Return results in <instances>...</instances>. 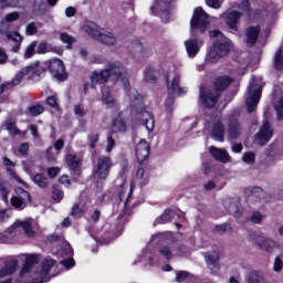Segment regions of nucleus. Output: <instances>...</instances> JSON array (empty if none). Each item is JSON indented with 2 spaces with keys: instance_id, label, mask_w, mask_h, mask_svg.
Masks as SVG:
<instances>
[{
  "instance_id": "nucleus-14",
  "label": "nucleus",
  "mask_w": 283,
  "mask_h": 283,
  "mask_svg": "<svg viewBox=\"0 0 283 283\" xmlns=\"http://www.w3.org/2000/svg\"><path fill=\"white\" fill-rule=\"evenodd\" d=\"M223 207L226 211H228V213L234 218H240L244 212L240 198L238 197H227L223 199Z\"/></svg>"
},
{
  "instance_id": "nucleus-61",
  "label": "nucleus",
  "mask_w": 283,
  "mask_h": 283,
  "mask_svg": "<svg viewBox=\"0 0 283 283\" xmlns=\"http://www.w3.org/2000/svg\"><path fill=\"white\" fill-rule=\"evenodd\" d=\"M46 103L50 105V107H53V109H59V102L55 96H50L46 98Z\"/></svg>"
},
{
  "instance_id": "nucleus-9",
  "label": "nucleus",
  "mask_w": 283,
  "mask_h": 283,
  "mask_svg": "<svg viewBox=\"0 0 283 283\" xmlns=\"http://www.w3.org/2000/svg\"><path fill=\"white\" fill-rule=\"evenodd\" d=\"M106 72H108V78H113L117 83H122L125 90L129 87V80L127 78V70L120 65L118 62L108 63L106 66Z\"/></svg>"
},
{
  "instance_id": "nucleus-57",
  "label": "nucleus",
  "mask_w": 283,
  "mask_h": 283,
  "mask_svg": "<svg viewBox=\"0 0 283 283\" xmlns=\"http://www.w3.org/2000/svg\"><path fill=\"white\" fill-rule=\"evenodd\" d=\"M214 231L217 233H227V231H231V226L229 223H223L214 227Z\"/></svg>"
},
{
  "instance_id": "nucleus-28",
  "label": "nucleus",
  "mask_w": 283,
  "mask_h": 283,
  "mask_svg": "<svg viewBox=\"0 0 283 283\" xmlns=\"http://www.w3.org/2000/svg\"><path fill=\"white\" fill-rule=\"evenodd\" d=\"M205 258L209 269H219L220 254L217 251L208 252Z\"/></svg>"
},
{
  "instance_id": "nucleus-51",
  "label": "nucleus",
  "mask_w": 283,
  "mask_h": 283,
  "mask_svg": "<svg viewBox=\"0 0 283 283\" xmlns=\"http://www.w3.org/2000/svg\"><path fill=\"white\" fill-rule=\"evenodd\" d=\"M19 0H0V9L1 8H18Z\"/></svg>"
},
{
  "instance_id": "nucleus-18",
  "label": "nucleus",
  "mask_w": 283,
  "mask_h": 283,
  "mask_svg": "<svg viewBox=\"0 0 283 283\" xmlns=\"http://www.w3.org/2000/svg\"><path fill=\"white\" fill-rule=\"evenodd\" d=\"M228 28L230 30H234L238 32V24L240 23V19L242 18V13L238 11H230L222 14Z\"/></svg>"
},
{
  "instance_id": "nucleus-25",
  "label": "nucleus",
  "mask_w": 283,
  "mask_h": 283,
  "mask_svg": "<svg viewBox=\"0 0 283 283\" xmlns=\"http://www.w3.org/2000/svg\"><path fill=\"white\" fill-rule=\"evenodd\" d=\"M96 41H99V43H103L104 45H116L118 43V38L112 32L103 33V31H101Z\"/></svg>"
},
{
  "instance_id": "nucleus-15",
  "label": "nucleus",
  "mask_w": 283,
  "mask_h": 283,
  "mask_svg": "<svg viewBox=\"0 0 283 283\" xmlns=\"http://www.w3.org/2000/svg\"><path fill=\"white\" fill-rule=\"evenodd\" d=\"M46 65L51 74L57 81H65V78H67V73L65 72V65L63 64V61H61L60 59H53L46 62Z\"/></svg>"
},
{
  "instance_id": "nucleus-8",
  "label": "nucleus",
  "mask_w": 283,
  "mask_h": 283,
  "mask_svg": "<svg viewBox=\"0 0 283 283\" xmlns=\"http://www.w3.org/2000/svg\"><path fill=\"white\" fill-rule=\"evenodd\" d=\"M23 231L27 238H35L39 231V222L34 219H28L25 221H15L10 228L9 233H19Z\"/></svg>"
},
{
  "instance_id": "nucleus-35",
  "label": "nucleus",
  "mask_w": 283,
  "mask_h": 283,
  "mask_svg": "<svg viewBox=\"0 0 283 283\" xmlns=\"http://www.w3.org/2000/svg\"><path fill=\"white\" fill-rule=\"evenodd\" d=\"M7 39L14 41L17 43L12 48V52H19V50H21V41H23V36H21L19 32H8Z\"/></svg>"
},
{
  "instance_id": "nucleus-30",
  "label": "nucleus",
  "mask_w": 283,
  "mask_h": 283,
  "mask_svg": "<svg viewBox=\"0 0 283 283\" xmlns=\"http://www.w3.org/2000/svg\"><path fill=\"white\" fill-rule=\"evenodd\" d=\"M118 198L120 202H125V207H127V202L129 201V198H132V187L127 185V182H124L118 190Z\"/></svg>"
},
{
  "instance_id": "nucleus-46",
  "label": "nucleus",
  "mask_w": 283,
  "mask_h": 283,
  "mask_svg": "<svg viewBox=\"0 0 283 283\" xmlns=\"http://www.w3.org/2000/svg\"><path fill=\"white\" fill-rule=\"evenodd\" d=\"M0 193L2 196L3 202H8V196L10 195V190L6 187V181L0 179Z\"/></svg>"
},
{
  "instance_id": "nucleus-32",
  "label": "nucleus",
  "mask_w": 283,
  "mask_h": 283,
  "mask_svg": "<svg viewBox=\"0 0 283 283\" xmlns=\"http://www.w3.org/2000/svg\"><path fill=\"white\" fill-rule=\"evenodd\" d=\"M111 132L112 134H125L127 132V124L123 118L117 117L112 125Z\"/></svg>"
},
{
  "instance_id": "nucleus-2",
  "label": "nucleus",
  "mask_w": 283,
  "mask_h": 283,
  "mask_svg": "<svg viewBox=\"0 0 283 283\" xmlns=\"http://www.w3.org/2000/svg\"><path fill=\"white\" fill-rule=\"evenodd\" d=\"M231 83H233V80H231L229 76H222L216 80L213 87L201 86L199 96L205 107H216V103H218L221 92L227 90Z\"/></svg>"
},
{
  "instance_id": "nucleus-62",
  "label": "nucleus",
  "mask_w": 283,
  "mask_h": 283,
  "mask_svg": "<svg viewBox=\"0 0 283 283\" xmlns=\"http://www.w3.org/2000/svg\"><path fill=\"white\" fill-rule=\"evenodd\" d=\"M74 114H75V116L83 118V116H85V108H83V106L81 104L75 105Z\"/></svg>"
},
{
  "instance_id": "nucleus-20",
  "label": "nucleus",
  "mask_w": 283,
  "mask_h": 283,
  "mask_svg": "<svg viewBox=\"0 0 283 283\" xmlns=\"http://www.w3.org/2000/svg\"><path fill=\"white\" fill-rule=\"evenodd\" d=\"M209 151L212 158H214V160H218V163H223V164L231 163V156L229 155L227 149L211 146L209 148Z\"/></svg>"
},
{
  "instance_id": "nucleus-63",
  "label": "nucleus",
  "mask_w": 283,
  "mask_h": 283,
  "mask_svg": "<svg viewBox=\"0 0 283 283\" xmlns=\"http://www.w3.org/2000/svg\"><path fill=\"white\" fill-rule=\"evenodd\" d=\"M19 19V12L14 11L6 15L4 20L8 23H12V21H17Z\"/></svg>"
},
{
  "instance_id": "nucleus-43",
  "label": "nucleus",
  "mask_w": 283,
  "mask_h": 283,
  "mask_svg": "<svg viewBox=\"0 0 283 283\" xmlns=\"http://www.w3.org/2000/svg\"><path fill=\"white\" fill-rule=\"evenodd\" d=\"M156 9V12H161V14H168L169 12V2L166 0H160L157 2L154 7Z\"/></svg>"
},
{
  "instance_id": "nucleus-40",
  "label": "nucleus",
  "mask_w": 283,
  "mask_h": 283,
  "mask_svg": "<svg viewBox=\"0 0 283 283\" xmlns=\"http://www.w3.org/2000/svg\"><path fill=\"white\" fill-rule=\"evenodd\" d=\"M42 112H44V108L41 104L33 105L27 108V116L34 118L36 116H41Z\"/></svg>"
},
{
  "instance_id": "nucleus-56",
  "label": "nucleus",
  "mask_w": 283,
  "mask_h": 283,
  "mask_svg": "<svg viewBox=\"0 0 283 283\" xmlns=\"http://www.w3.org/2000/svg\"><path fill=\"white\" fill-rule=\"evenodd\" d=\"M243 161H245L248 165H253L255 163V154L254 153H245L242 157Z\"/></svg>"
},
{
  "instance_id": "nucleus-26",
  "label": "nucleus",
  "mask_w": 283,
  "mask_h": 283,
  "mask_svg": "<svg viewBox=\"0 0 283 283\" xmlns=\"http://www.w3.org/2000/svg\"><path fill=\"white\" fill-rule=\"evenodd\" d=\"M82 28L86 34H90V36H93L95 40L101 36V28H98V24L94 23L93 21H85Z\"/></svg>"
},
{
  "instance_id": "nucleus-34",
  "label": "nucleus",
  "mask_w": 283,
  "mask_h": 283,
  "mask_svg": "<svg viewBox=\"0 0 283 283\" xmlns=\"http://www.w3.org/2000/svg\"><path fill=\"white\" fill-rule=\"evenodd\" d=\"M15 197L21 201V205H30L32 202V197H30V192L23 188L15 189Z\"/></svg>"
},
{
  "instance_id": "nucleus-13",
  "label": "nucleus",
  "mask_w": 283,
  "mask_h": 283,
  "mask_svg": "<svg viewBox=\"0 0 283 283\" xmlns=\"http://www.w3.org/2000/svg\"><path fill=\"white\" fill-rule=\"evenodd\" d=\"M159 254L166 260H171V258H182L185 255V245L171 242L167 245H161L159 248Z\"/></svg>"
},
{
  "instance_id": "nucleus-60",
  "label": "nucleus",
  "mask_w": 283,
  "mask_h": 283,
  "mask_svg": "<svg viewBox=\"0 0 283 283\" xmlns=\"http://www.w3.org/2000/svg\"><path fill=\"white\" fill-rule=\"evenodd\" d=\"M224 0H206L207 6H209V8H214L216 10H218V8H220V6H222V2Z\"/></svg>"
},
{
  "instance_id": "nucleus-23",
  "label": "nucleus",
  "mask_w": 283,
  "mask_h": 283,
  "mask_svg": "<svg viewBox=\"0 0 283 283\" xmlns=\"http://www.w3.org/2000/svg\"><path fill=\"white\" fill-rule=\"evenodd\" d=\"M109 78V71L104 69L103 71H94L91 75V85L92 87H96V85H103V83H107Z\"/></svg>"
},
{
  "instance_id": "nucleus-3",
  "label": "nucleus",
  "mask_w": 283,
  "mask_h": 283,
  "mask_svg": "<svg viewBox=\"0 0 283 283\" xmlns=\"http://www.w3.org/2000/svg\"><path fill=\"white\" fill-rule=\"evenodd\" d=\"M211 39H216L208 54L210 63H218L220 59H224L231 52V40L224 36L222 32L214 30L209 33Z\"/></svg>"
},
{
  "instance_id": "nucleus-64",
  "label": "nucleus",
  "mask_w": 283,
  "mask_h": 283,
  "mask_svg": "<svg viewBox=\"0 0 283 283\" xmlns=\"http://www.w3.org/2000/svg\"><path fill=\"white\" fill-rule=\"evenodd\" d=\"M88 140H90V147H92V149H94V147H96V143H98V134H91L88 136Z\"/></svg>"
},
{
  "instance_id": "nucleus-11",
  "label": "nucleus",
  "mask_w": 283,
  "mask_h": 283,
  "mask_svg": "<svg viewBox=\"0 0 283 283\" xmlns=\"http://www.w3.org/2000/svg\"><path fill=\"white\" fill-rule=\"evenodd\" d=\"M245 196L250 198V205H258V207H262V205H268V202H270L271 200V196H269V193H266V191H264L260 187L247 188Z\"/></svg>"
},
{
  "instance_id": "nucleus-38",
  "label": "nucleus",
  "mask_w": 283,
  "mask_h": 283,
  "mask_svg": "<svg viewBox=\"0 0 283 283\" xmlns=\"http://www.w3.org/2000/svg\"><path fill=\"white\" fill-rule=\"evenodd\" d=\"M176 218V212L174 210H166L157 220V224H166V222H171Z\"/></svg>"
},
{
  "instance_id": "nucleus-53",
  "label": "nucleus",
  "mask_w": 283,
  "mask_h": 283,
  "mask_svg": "<svg viewBox=\"0 0 283 283\" xmlns=\"http://www.w3.org/2000/svg\"><path fill=\"white\" fill-rule=\"evenodd\" d=\"M70 216H72V218H81V216H83V209L78 203L73 205Z\"/></svg>"
},
{
  "instance_id": "nucleus-29",
  "label": "nucleus",
  "mask_w": 283,
  "mask_h": 283,
  "mask_svg": "<svg viewBox=\"0 0 283 283\" xmlns=\"http://www.w3.org/2000/svg\"><path fill=\"white\" fill-rule=\"evenodd\" d=\"M256 244L262 251H266V253H271L275 249V241L263 237L256 239Z\"/></svg>"
},
{
  "instance_id": "nucleus-7",
  "label": "nucleus",
  "mask_w": 283,
  "mask_h": 283,
  "mask_svg": "<svg viewBox=\"0 0 283 283\" xmlns=\"http://www.w3.org/2000/svg\"><path fill=\"white\" fill-rule=\"evenodd\" d=\"M112 167H114V161H112V157L105 155L99 156L93 170L94 180H96L97 182H101L102 180H107Z\"/></svg>"
},
{
  "instance_id": "nucleus-19",
  "label": "nucleus",
  "mask_w": 283,
  "mask_h": 283,
  "mask_svg": "<svg viewBox=\"0 0 283 283\" xmlns=\"http://www.w3.org/2000/svg\"><path fill=\"white\" fill-rule=\"evenodd\" d=\"M149 143H147L146 140H140L135 148L136 151V156H137V160L140 165H143V163H145V160H147V158H149Z\"/></svg>"
},
{
  "instance_id": "nucleus-45",
  "label": "nucleus",
  "mask_w": 283,
  "mask_h": 283,
  "mask_svg": "<svg viewBox=\"0 0 283 283\" xmlns=\"http://www.w3.org/2000/svg\"><path fill=\"white\" fill-rule=\"evenodd\" d=\"M36 45H38V42H36V41H33V42H31V43L25 48V51H24V59H32V55H33V54H36Z\"/></svg>"
},
{
  "instance_id": "nucleus-42",
  "label": "nucleus",
  "mask_w": 283,
  "mask_h": 283,
  "mask_svg": "<svg viewBox=\"0 0 283 283\" xmlns=\"http://www.w3.org/2000/svg\"><path fill=\"white\" fill-rule=\"evenodd\" d=\"M6 127L11 136H19L21 134V130L17 128V122L12 119L7 120Z\"/></svg>"
},
{
  "instance_id": "nucleus-36",
  "label": "nucleus",
  "mask_w": 283,
  "mask_h": 283,
  "mask_svg": "<svg viewBox=\"0 0 283 283\" xmlns=\"http://www.w3.org/2000/svg\"><path fill=\"white\" fill-rule=\"evenodd\" d=\"M102 101L105 105L114 107L116 105V99L109 94V88L106 86L102 87Z\"/></svg>"
},
{
  "instance_id": "nucleus-22",
  "label": "nucleus",
  "mask_w": 283,
  "mask_h": 283,
  "mask_svg": "<svg viewBox=\"0 0 283 283\" xmlns=\"http://www.w3.org/2000/svg\"><path fill=\"white\" fill-rule=\"evenodd\" d=\"M245 36V43L249 45V48L255 45L258 42V39L260 36V27H249L244 31Z\"/></svg>"
},
{
  "instance_id": "nucleus-5",
  "label": "nucleus",
  "mask_w": 283,
  "mask_h": 283,
  "mask_svg": "<svg viewBox=\"0 0 283 283\" xmlns=\"http://www.w3.org/2000/svg\"><path fill=\"white\" fill-rule=\"evenodd\" d=\"M133 109L135 112V120H137L140 125H144L151 134L154 132V116L149 114V112L145 111V103L143 102V96L140 94L136 95V91H133Z\"/></svg>"
},
{
  "instance_id": "nucleus-52",
  "label": "nucleus",
  "mask_w": 283,
  "mask_h": 283,
  "mask_svg": "<svg viewBox=\"0 0 283 283\" xmlns=\"http://www.w3.org/2000/svg\"><path fill=\"white\" fill-rule=\"evenodd\" d=\"M274 109L276 112L277 120L283 119V99H279L274 105Z\"/></svg>"
},
{
  "instance_id": "nucleus-12",
  "label": "nucleus",
  "mask_w": 283,
  "mask_h": 283,
  "mask_svg": "<svg viewBox=\"0 0 283 283\" xmlns=\"http://www.w3.org/2000/svg\"><path fill=\"white\" fill-rule=\"evenodd\" d=\"M167 87L169 96L166 99V108L168 109V112H171V106L174 105V96H170V94L174 92L175 94H178V96H181V94H187V88L180 87L179 74H175L171 83L167 84Z\"/></svg>"
},
{
  "instance_id": "nucleus-27",
  "label": "nucleus",
  "mask_w": 283,
  "mask_h": 283,
  "mask_svg": "<svg viewBox=\"0 0 283 283\" xmlns=\"http://www.w3.org/2000/svg\"><path fill=\"white\" fill-rule=\"evenodd\" d=\"M54 264H56V261L54 260H46L44 261L43 265H42V271L40 273V280L35 281V283H45L48 282V273H50V269H52V266H54Z\"/></svg>"
},
{
  "instance_id": "nucleus-39",
  "label": "nucleus",
  "mask_w": 283,
  "mask_h": 283,
  "mask_svg": "<svg viewBox=\"0 0 283 283\" xmlns=\"http://www.w3.org/2000/svg\"><path fill=\"white\" fill-rule=\"evenodd\" d=\"M248 283H266L262 272L253 271L248 276Z\"/></svg>"
},
{
  "instance_id": "nucleus-21",
  "label": "nucleus",
  "mask_w": 283,
  "mask_h": 283,
  "mask_svg": "<svg viewBox=\"0 0 283 283\" xmlns=\"http://www.w3.org/2000/svg\"><path fill=\"white\" fill-rule=\"evenodd\" d=\"M185 48L187 50V54L190 59H193L200 52V48H202V40L190 39L185 41Z\"/></svg>"
},
{
  "instance_id": "nucleus-59",
  "label": "nucleus",
  "mask_w": 283,
  "mask_h": 283,
  "mask_svg": "<svg viewBox=\"0 0 283 283\" xmlns=\"http://www.w3.org/2000/svg\"><path fill=\"white\" fill-rule=\"evenodd\" d=\"M282 269H283L282 259H280V256H276V258L274 259L273 271H275L276 273H280V271H282Z\"/></svg>"
},
{
  "instance_id": "nucleus-49",
  "label": "nucleus",
  "mask_w": 283,
  "mask_h": 283,
  "mask_svg": "<svg viewBox=\"0 0 283 283\" xmlns=\"http://www.w3.org/2000/svg\"><path fill=\"white\" fill-rule=\"evenodd\" d=\"M114 147H116V139L112 137V135H107L106 137V153L112 154Z\"/></svg>"
},
{
  "instance_id": "nucleus-6",
  "label": "nucleus",
  "mask_w": 283,
  "mask_h": 283,
  "mask_svg": "<svg viewBox=\"0 0 283 283\" xmlns=\"http://www.w3.org/2000/svg\"><path fill=\"white\" fill-rule=\"evenodd\" d=\"M209 28V14L202 10V8L195 9L193 17L190 21V30L192 36H196L198 32L205 34Z\"/></svg>"
},
{
  "instance_id": "nucleus-48",
  "label": "nucleus",
  "mask_w": 283,
  "mask_h": 283,
  "mask_svg": "<svg viewBox=\"0 0 283 283\" xmlns=\"http://www.w3.org/2000/svg\"><path fill=\"white\" fill-rule=\"evenodd\" d=\"M25 33L28 34V36H34V34H38L39 33V28L36 27V23L30 22L25 27Z\"/></svg>"
},
{
  "instance_id": "nucleus-17",
  "label": "nucleus",
  "mask_w": 283,
  "mask_h": 283,
  "mask_svg": "<svg viewBox=\"0 0 283 283\" xmlns=\"http://www.w3.org/2000/svg\"><path fill=\"white\" fill-rule=\"evenodd\" d=\"M65 160L69 169L76 174V176H81V167L83 165V158L78 157L76 154L69 153L65 155Z\"/></svg>"
},
{
  "instance_id": "nucleus-24",
  "label": "nucleus",
  "mask_w": 283,
  "mask_h": 283,
  "mask_svg": "<svg viewBox=\"0 0 283 283\" xmlns=\"http://www.w3.org/2000/svg\"><path fill=\"white\" fill-rule=\"evenodd\" d=\"M48 52H53L61 56V54H63V49L54 46L45 41H42L36 45V54H48Z\"/></svg>"
},
{
  "instance_id": "nucleus-55",
  "label": "nucleus",
  "mask_w": 283,
  "mask_h": 283,
  "mask_svg": "<svg viewBox=\"0 0 283 283\" xmlns=\"http://www.w3.org/2000/svg\"><path fill=\"white\" fill-rule=\"evenodd\" d=\"M11 205L15 209H25L28 207V205L21 203V199H19V197H17V196L11 198Z\"/></svg>"
},
{
  "instance_id": "nucleus-54",
  "label": "nucleus",
  "mask_w": 283,
  "mask_h": 283,
  "mask_svg": "<svg viewBox=\"0 0 283 283\" xmlns=\"http://www.w3.org/2000/svg\"><path fill=\"white\" fill-rule=\"evenodd\" d=\"M7 171L11 176V178H13L19 182V185H23V187H28V184H25V181H23V179H21V177H19V175H17V172L12 168H7Z\"/></svg>"
},
{
  "instance_id": "nucleus-16",
  "label": "nucleus",
  "mask_w": 283,
  "mask_h": 283,
  "mask_svg": "<svg viewBox=\"0 0 283 283\" xmlns=\"http://www.w3.org/2000/svg\"><path fill=\"white\" fill-rule=\"evenodd\" d=\"M273 137V130L271 129V124L269 120L263 122V125L259 133L254 136V140L258 145H266L269 140Z\"/></svg>"
},
{
  "instance_id": "nucleus-58",
  "label": "nucleus",
  "mask_w": 283,
  "mask_h": 283,
  "mask_svg": "<svg viewBox=\"0 0 283 283\" xmlns=\"http://www.w3.org/2000/svg\"><path fill=\"white\" fill-rule=\"evenodd\" d=\"M53 200H56V202H61L63 200V192L59 188H53L52 192Z\"/></svg>"
},
{
  "instance_id": "nucleus-41",
  "label": "nucleus",
  "mask_w": 283,
  "mask_h": 283,
  "mask_svg": "<svg viewBox=\"0 0 283 283\" xmlns=\"http://www.w3.org/2000/svg\"><path fill=\"white\" fill-rule=\"evenodd\" d=\"M60 41L66 43V50H72V44L76 43V39L66 32L60 34Z\"/></svg>"
},
{
  "instance_id": "nucleus-31",
  "label": "nucleus",
  "mask_w": 283,
  "mask_h": 283,
  "mask_svg": "<svg viewBox=\"0 0 283 283\" xmlns=\"http://www.w3.org/2000/svg\"><path fill=\"white\" fill-rule=\"evenodd\" d=\"M19 266V261L11 260L6 263V265L0 270V277H6V275H12Z\"/></svg>"
},
{
  "instance_id": "nucleus-50",
  "label": "nucleus",
  "mask_w": 283,
  "mask_h": 283,
  "mask_svg": "<svg viewBox=\"0 0 283 283\" xmlns=\"http://www.w3.org/2000/svg\"><path fill=\"white\" fill-rule=\"evenodd\" d=\"M145 78L148 83H154L156 81V71L151 67L145 70Z\"/></svg>"
},
{
  "instance_id": "nucleus-44",
  "label": "nucleus",
  "mask_w": 283,
  "mask_h": 283,
  "mask_svg": "<svg viewBox=\"0 0 283 283\" xmlns=\"http://www.w3.org/2000/svg\"><path fill=\"white\" fill-rule=\"evenodd\" d=\"M274 67L275 70H283V53L282 49H279L274 55Z\"/></svg>"
},
{
  "instance_id": "nucleus-4",
  "label": "nucleus",
  "mask_w": 283,
  "mask_h": 283,
  "mask_svg": "<svg viewBox=\"0 0 283 283\" xmlns=\"http://www.w3.org/2000/svg\"><path fill=\"white\" fill-rule=\"evenodd\" d=\"M43 74H45V66H43V64L39 62L30 64L20 70L11 82L0 85V94H3L6 90H10V87H17V85L23 81L24 76H27L29 81H40Z\"/></svg>"
},
{
  "instance_id": "nucleus-37",
  "label": "nucleus",
  "mask_w": 283,
  "mask_h": 283,
  "mask_svg": "<svg viewBox=\"0 0 283 283\" xmlns=\"http://www.w3.org/2000/svg\"><path fill=\"white\" fill-rule=\"evenodd\" d=\"M32 180H33L34 185H36L41 189H45L48 187V185H50V181L46 179V177L40 172L35 174L32 177Z\"/></svg>"
},
{
  "instance_id": "nucleus-33",
  "label": "nucleus",
  "mask_w": 283,
  "mask_h": 283,
  "mask_svg": "<svg viewBox=\"0 0 283 283\" xmlns=\"http://www.w3.org/2000/svg\"><path fill=\"white\" fill-rule=\"evenodd\" d=\"M38 262H39V255L36 254L28 255L25 259L24 265L20 272L21 275H25V273H29L32 266H34V264H38Z\"/></svg>"
},
{
  "instance_id": "nucleus-1",
  "label": "nucleus",
  "mask_w": 283,
  "mask_h": 283,
  "mask_svg": "<svg viewBox=\"0 0 283 283\" xmlns=\"http://www.w3.org/2000/svg\"><path fill=\"white\" fill-rule=\"evenodd\" d=\"M209 134L218 143H224V134H227L228 140H238V137L242 136L240 113H230L224 119L214 117L209 124Z\"/></svg>"
},
{
  "instance_id": "nucleus-47",
  "label": "nucleus",
  "mask_w": 283,
  "mask_h": 283,
  "mask_svg": "<svg viewBox=\"0 0 283 283\" xmlns=\"http://www.w3.org/2000/svg\"><path fill=\"white\" fill-rule=\"evenodd\" d=\"M262 220H264V214L259 211L253 212L250 217V222H252V224H262Z\"/></svg>"
},
{
  "instance_id": "nucleus-10",
  "label": "nucleus",
  "mask_w": 283,
  "mask_h": 283,
  "mask_svg": "<svg viewBox=\"0 0 283 283\" xmlns=\"http://www.w3.org/2000/svg\"><path fill=\"white\" fill-rule=\"evenodd\" d=\"M261 96L262 86L251 84L248 92L245 93V105L249 114L255 112V107H258V103H260Z\"/></svg>"
}]
</instances>
